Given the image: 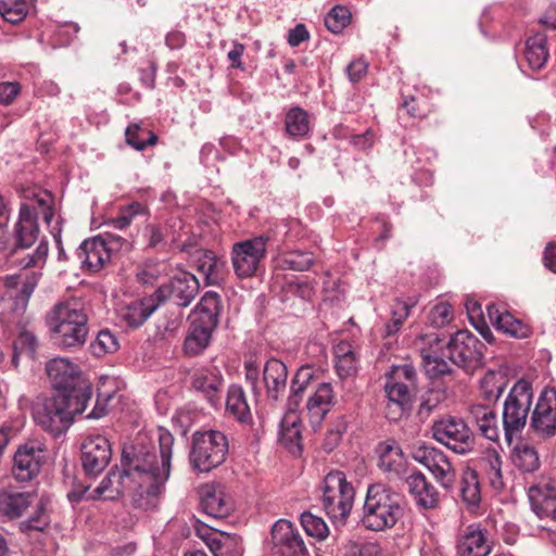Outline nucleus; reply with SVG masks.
<instances>
[{"instance_id":"nucleus-1","label":"nucleus","mask_w":556,"mask_h":556,"mask_svg":"<svg viewBox=\"0 0 556 556\" xmlns=\"http://www.w3.org/2000/svg\"><path fill=\"white\" fill-rule=\"evenodd\" d=\"M159 453L141 442L124 447L121 469H111L89 498L115 501L126 489H134L132 504L148 510L156 506L170 473L173 434L165 428L156 429Z\"/></svg>"},{"instance_id":"nucleus-2","label":"nucleus","mask_w":556,"mask_h":556,"mask_svg":"<svg viewBox=\"0 0 556 556\" xmlns=\"http://www.w3.org/2000/svg\"><path fill=\"white\" fill-rule=\"evenodd\" d=\"M405 508L402 494L384 484H371L363 506L362 525L371 531L391 529L404 517Z\"/></svg>"},{"instance_id":"nucleus-3","label":"nucleus","mask_w":556,"mask_h":556,"mask_svg":"<svg viewBox=\"0 0 556 556\" xmlns=\"http://www.w3.org/2000/svg\"><path fill=\"white\" fill-rule=\"evenodd\" d=\"M54 343L63 349L83 346L88 336V316L77 302H60L46 316Z\"/></svg>"},{"instance_id":"nucleus-4","label":"nucleus","mask_w":556,"mask_h":556,"mask_svg":"<svg viewBox=\"0 0 556 556\" xmlns=\"http://www.w3.org/2000/svg\"><path fill=\"white\" fill-rule=\"evenodd\" d=\"M532 401V384L526 379L518 380L509 390L503 404L502 414L504 437L508 445L525 429Z\"/></svg>"},{"instance_id":"nucleus-5","label":"nucleus","mask_w":556,"mask_h":556,"mask_svg":"<svg viewBox=\"0 0 556 556\" xmlns=\"http://www.w3.org/2000/svg\"><path fill=\"white\" fill-rule=\"evenodd\" d=\"M86 407L84 402L74 401L63 394H53L34 407V419L37 425L56 437L66 431L74 416L84 413Z\"/></svg>"},{"instance_id":"nucleus-6","label":"nucleus","mask_w":556,"mask_h":556,"mask_svg":"<svg viewBox=\"0 0 556 556\" xmlns=\"http://www.w3.org/2000/svg\"><path fill=\"white\" fill-rule=\"evenodd\" d=\"M47 375L51 381L54 394H63L74 401L88 404L92 396L90 382L81 375L78 366L67 358L56 357L48 362Z\"/></svg>"},{"instance_id":"nucleus-7","label":"nucleus","mask_w":556,"mask_h":556,"mask_svg":"<svg viewBox=\"0 0 556 556\" xmlns=\"http://www.w3.org/2000/svg\"><path fill=\"white\" fill-rule=\"evenodd\" d=\"M228 450V439L222 431H195L192 434L190 464L198 471L208 472L226 460Z\"/></svg>"},{"instance_id":"nucleus-8","label":"nucleus","mask_w":556,"mask_h":556,"mask_svg":"<svg viewBox=\"0 0 556 556\" xmlns=\"http://www.w3.org/2000/svg\"><path fill=\"white\" fill-rule=\"evenodd\" d=\"M355 491L345 473L330 471L324 479L321 505L334 523L344 525L354 503Z\"/></svg>"},{"instance_id":"nucleus-9","label":"nucleus","mask_w":556,"mask_h":556,"mask_svg":"<svg viewBox=\"0 0 556 556\" xmlns=\"http://www.w3.org/2000/svg\"><path fill=\"white\" fill-rule=\"evenodd\" d=\"M119 250L130 251L131 243L127 239L106 232L83 241L75 254L83 268L96 273L109 261L113 251Z\"/></svg>"},{"instance_id":"nucleus-10","label":"nucleus","mask_w":556,"mask_h":556,"mask_svg":"<svg viewBox=\"0 0 556 556\" xmlns=\"http://www.w3.org/2000/svg\"><path fill=\"white\" fill-rule=\"evenodd\" d=\"M485 345L468 330L457 331L445 346L444 355L450 362L466 371L483 365Z\"/></svg>"},{"instance_id":"nucleus-11","label":"nucleus","mask_w":556,"mask_h":556,"mask_svg":"<svg viewBox=\"0 0 556 556\" xmlns=\"http://www.w3.org/2000/svg\"><path fill=\"white\" fill-rule=\"evenodd\" d=\"M432 438L457 454H467L475 447V434L467 424L454 416H443L431 426Z\"/></svg>"},{"instance_id":"nucleus-12","label":"nucleus","mask_w":556,"mask_h":556,"mask_svg":"<svg viewBox=\"0 0 556 556\" xmlns=\"http://www.w3.org/2000/svg\"><path fill=\"white\" fill-rule=\"evenodd\" d=\"M267 236H256L232 244L230 258L233 271L241 279L253 277L266 256Z\"/></svg>"},{"instance_id":"nucleus-13","label":"nucleus","mask_w":556,"mask_h":556,"mask_svg":"<svg viewBox=\"0 0 556 556\" xmlns=\"http://www.w3.org/2000/svg\"><path fill=\"white\" fill-rule=\"evenodd\" d=\"M416 384L417 372L413 365L393 366L384 386L389 407L395 405L401 413L409 409L416 391Z\"/></svg>"},{"instance_id":"nucleus-14","label":"nucleus","mask_w":556,"mask_h":556,"mask_svg":"<svg viewBox=\"0 0 556 556\" xmlns=\"http://www.w3.org/2000/svg\"><path fill=\"white\" fill-rule=\"evenodd\" d=\"M414 460L425 466L437 482L447 492H451L456 481V472L448 457L441 450L420 444L414 447Z\"/></svg>"},{"instance_id":"nucleus-15","label":"nucleus","mask_w":556,"mask_h":556,"mask_svg":"<svg viewBox=\"0 0 556 556\" xmlns=\"http://www.w3.org/2000/svg\"><path fill=\"white\" fill-rule=\"evenodd\" d=\"M199 290L198 278L188 271H180L173 276L167 283L160 286L154 294L160 305L169 300L177 306L187 307L194 300Z\"/></svg>"},{"instance_id":"nucleus-16","label":"nucleus","mask_w":556,"mask_h":556,"mask_svg":"<svg viewBox=\"0 0 556 556\" xmlns=\"http://www.w3.org/2000/svg\"><path fill=\"white\" fill-rule=\"evenodd\" d=\"M530 427L534 433L543 439L556 435V390L544 388L535 403Z\"/></svg>"},{"instance_id":"nucleus-17","label":"nucleus","mask_w":556,"mask_h":556,"mask_svg":"<svg viewBox=\"0 0 556 556\" xmlns=\"http://www.w3.org/2000/svg\"><path fill=\"white\" fill-rule=\"evenodd\" d=\"M112 450L109 440L100 434L88 437L81 445V466L88 477H97L109 465Z\"/></svg>"},{"instance_id":"nucleus-18","label":"nucleus","mask_w":556,"mask_h":556,"mask_svg":"<svg viewBox=\"0 0 556 556\" xmlns=\"http://www.w3.org/2000/svg\"><path fill=\"white\" fill-rule=\"evenodd\" d=\"M527 495L531 510L541 519L556 521V480L541 477L528 488Z\"/></svg>"},{"instance_id":"nucleus-19","label":"nucleus","mask_w":556,"mask_h":556,"mask_svg":"<svg viewBox=\"0 0 556 556\" xmlns=\"http://www.w3.org/2000/svg\"><path fill=\"white\" fill-rule=\"evenodd\" d=\"M270 536L274 549L282 556H301L307 552L301 533L289 520L276 521L271 527Z\"/></svg>"},{"instance_id":"nucleus-20","label":"nucleus","mask_w":556,"mask_h":556,"mask_svg":"<svg viewBox=\"0 0 556 556\" xmlns=\"http://www.w3.org/2000/svg\"><path fill=\"white\" fill-rule=\"evenodd\" d=\"M38 213L29 203H22L13 229V250L29 249L39 238Z\"/></svg>"},{"instance_id":"nucleus-21","label":"nucleus","mask_w":556,"mask_h":556,"mask_svg":"<svg viewBox=\"0 0 556 556\" xmlns=\"http://www.w3.org/2000/svg\"><path fill=\"white\" fill-rule=\"evenodd\" d=\"M408 492L420 510H432L440 505V493L419 470H414L406 478Z\"/></svg>"},{"instance_id":"nucleus-22","label":"nucleus","mask_w":556,"mask_h":556,"mask_svg":"<svg viewBox=\"0 0 556 556\" xmlns=\"http://www.w3.org/2000/svg\"><path fill=\"white\" fill-rule=\"evenodd\" d=\"M223 383V376L216 367L199 368L191 377L194 390L202 393L213 407H217L222 403Z\"/></svg>"},{"instance_id":"nucleus-23","label":"nucleus","mask_w":556,"mask_h":556,"mask_svg":"<svg viewBox=\"0 0 556 556\" xmlns=\"http://www.w3.org/2000/svg\"><path fill=\"white\" fill-rule=\"evenodd\" d=\"M42 450L35 443L21 446L14 455L13 475L18 481H30L40 471Z\"/></svg>"},{"instance_id":"nucleus-24","label":"nucleus","mask_w":556,"mask_h":556,"mask_svg":"<svg viewBox=\"0 0 556 556\" xmlns=\"http://www.w3.org/2000/svg\"><path fill=\"white\" fill-rule=\"evenodd\" d=\"M288 369L283 362L278 358H269L263 368V382L266 389V396L277 402L286 392Z\"/></svg>"},{"instance_id":"nucleus-25","label":"nucleus","mask_w":556,"mask_h":556,"mask_svg":"<svg viewBox=\"0 0 556 556\" xmlns=\"http://www.w3.org/2000/svg\"><path fill=\"white\" fill-rule=\"evenodd\" d=\"M200 506L206 516L215 519L226 518L232 510L230 498L220 486L215 485L202 488Z\"/></svg>"},{"instance_id":"nucleus-26","label":"nucleus","mask_w":556,"mask_h":556,"mask_svg":"<svg viewBox=\"0 0 556 556\" xmlns=\"http://www.w3.org/2000/svg\"><path fill=\"white\" fill-rule=\"evenodd\" d=\"M333 401L334 393L331 383H319L306 402V409L313 427H317L321 424L326 415L330 412Z\"/></svg>"},{"instance_id":"nucleus-27","label":"nucleus","mask_w":556,"mask_h":556,"mask_svg":"<svg viewBox=\"0 0 556 556\" xmlns=\"http://www.w3.org/2000/svg\"><path fill=\"white\" fill-rule=\"evenodd\" d=\"M31 492H21L14 488L0 491V515L9 519L20 518L34 502Z\"/></svg>"},{"instance_id":"nucleus-28","label":"nucleus","mask_w":556,"mask_h":556,"mask_svg":"<svg viewBox=\"0 0 556 556\" xmlns=\"http://www.w3.org/2000/svg\"><path fill=\"white\" fill-rule=\"evenodd\" d=\"M222 307L220 295L217 292L207 291L197 304L192 321L215 330L218 325Z\"/></svg>"},{"instance_id":"nucleus-29","label":"nucleus","mask_w":556,"mask_h":556,"mask_svg":"<svg viewBox=\"0 0 556 556\" xmlns=\"http://www.w3.org/2000/svg\"><path fill=\"white\" fill-rule=\"evenodd\" d=\"M194 263L197 270L204 276L206 285L217 286L224 280L226 262L218 257L213 251H200L195 256Z\"/></svg>"},{"instance_id":"nucleus-30","label":"nucleus","mask_w":556,"mask_h":556,"mask_svg":"<svg viewBox=\"0 0 556 556\" xmlns=\"http://www.w3.org/2000/svg\"><path fill=\"white\" fill-rule=\"evenodd\" d=\"M469 414L482 437L493 442L498 441L501 430L497 415L491 406L473 404L469 408Z\"/></svg>"},{"instance_id":"nucleus-31","label":"nucleus","mask_w":556,"mask_h":556,"mask_svg":"<svg viewBox=\"0 0 556 556\" xmlns=\"http://www.w3.org/2000/svg\"><path fill=\"white\" fill-rule=\"evenodd\" d=\"M491 552L486 543L485 533L479 525L467 527L464 535L457 543L458 556H488Z\"/></svg>"},{"instance_id":"nucleus-32","label":"nucleus","mask_w":556,"mask_h":556,"mask_svg":"<svg viewBox=\"0 0 556 556\" xmlns=\"http://www.w3.org/2000/svg\"><path fill=\"white\" fill-rule=\"evenodd\" d=\"M334 368L341 379L357 374L359 356L355 346L349 341H340L333 346Z\"/></svg>"},{"instance_id":"nucleus-33","label":"nucleus","mask_w":556,"mask_h":556,"mask_svg":"<svg viewBox=\"0 0 556 556\" xmlns=\"http://www.w3.org/2000/svg\"><path fill=\"white\" fill-rule=\"evenodd\" d=\"M489 316L493 325L498 331L508 334L515 339H527L532 334V328L526 321L516 318L507 311L493 312L489 308Z\"/></svg>"},{"instance_id":"nucleus-34","label":"nucleus","mask_w":556,"mask_h":556,"mask_svg":"<svg viewBox=\"0 0 556 556\" xmlns=\"http://www.w3.org/2000/svg\"><path fill=\"white\" fill-rule=\"evenodd\" d=\"M309 114L300 105H292L285 115L286 136L292 140H303L311 134Z\"/></svg>"},{"instance_id":"nucleus-35","label":"nucleus","mask_w":556,"mask_h":556,"mask_svg":"<svg viewBox=\"0 0 556 556\" xmlns=\"http://www.w3.org/2000/svg\"><path fill=\"white\" fill-rule=\"evenodd\" d=\"M280 442L293 455L302 453L301 420L296 414H286L280 421Z\"/></svg>"},{"instance_id":"nucleus-36","label":"nucleus","mask_w":556,"mask_h":556,"mask_svg":"<svg viewBox=\"0 0 556 556\" xmlns=\"http://www.w3.org/2000/svg\"><path fill=\"white\" fill-rule=\"evenodd\" d=\"M160 306L155 294L129 304L122 314V318L129 327H140Z\"/></svg>"},{"instance_id":"nucleus-37","label":"nucleus","mask_w":556,"mask_h":556,"mask_svg":"<svg viewBox=\"0 0 556 556\" xmlns=\"http://www.w3.org/2000/svg\"><path fill=\"white\" fill-rule=\"evenodd\" d=\"M458 494L467 508H475L479 506L481 502V486L478 472L475 469L467 467L463 470L459 480Z\"/></svg>"},{"instance_id":"nucleus-38","label":"nucleus","mask_w":556,"mask_h":556,"mask_svg":"<svg viewBox=\"0 0 556 556\" xmlns=\"http://www.w3.org/2000/svg\"><path fill=\"white\" fill-rule=\"evenodd\" d=\"M511 462L521 473H533L541 466L536 448L527 442H519L515 445L511 451Z\"/></svg>"},{"instance_id":"nucleus-39","label":"nucleus","mask_w":556,"mask_h":556,"mask_svg":"<svg viewBox=\"0 0 556 556\" xmlns=\"http://www.w3.org/2000/svg\"><path fill=\"white\" fill-rule=\"evenodd\" d=\"M226 410L242 424H249L252 421L250 406L241 386L231 384L228 388L226 397Z\"/></svg>"},{"instance_id":"nucleus-40","label":"nucleus","mask_w":556,"mask_h":556,"mask_svg":"<svg viewBox=\"0 0 556 556\" xmlns=\"http://www.w3.org/2000/svg\"><path fill=\"white\" fill-rule=\"evenodd\" d=\"M525 56L531 70L538 71L546 64L549 52L544 34H535L526 41Z\"/></svg>"},{"instance_id":"nucleus-41","label":"nucleus","mask_w":556,"mask_h":556,"mask_svg":"<svg viewBox=\"0 0 556 556\" xmlns=\"http://www.w3.org/2000/svg\"><path fill=\"white\" fill-rule=\"evenodd\" d=\"M214 329L191 321L189 332L184 342V352L188 356L201 354L210 344Z\"/></svg>"},{"instance_id":"nucleus-42","label":"nucleus","mask_w":556,"mask_h":556,"mask_svg":"<svg viewBox=\"0 0 556 556\" xmlns=\"http://www.w3.org/2000/svg\"><path fill=\"white\" fill-rule=\"evenodd\" d=\"M379 468L387 473L399 475L403 466V452L396 443L383 442L378 446Z\"/></svg>"},{"instance_id":"nucleus-43","label":"nucleus","mask_w":556,"mask_h":556,"mask_svg":"<svg viewBox=\"0 0 556 556\" xmlns=\"http://www.w3.org/2000/svg\"><path fill=\"white\" fill-rule=\"evenodd\" d=\"M313 263V254L302 250L283 252L278 258V266L282 270L305 271L312 267Z\"/></svg>"},{"instance_id":"nucleus-44","label":"nucleus","mask_w":556,"mask_h":556,"mask_svg":"<svg viewBox=\"0 0 556 556\" xmlns=\"http://www.w3.org/2000/svg\"><path fill=\"white\" fill-rule=\"evenodd\" d=\"M33 0H0V15L11 24H17L26 18Z\"/></svg>"},{"instance_id":"nucleus-45","label":"nucleus","mask_w":556,"mask_h":556,"mask_svg":"<svg viewBox=\"0 0 556 556\" xmlns=\"http://www.w3.org/2000/svg\"><path fill=\"white\" fill-rule=\"evenodd\" d=\"M421 357L426 375L430 379H437L452 372L451 365L445 359L447 356L444 355V351L442 352V355H439L435 352L429 353L422 350Z\"/></svg>"},{"instance_id":"nucleus-46","label":"nucleus","mask_w":556,"mask_h":556,"mask_svg":"<svg viewBox=\"0 0 556 556\" xmlns=\"http://www.w3.org/2000/svg\"><path fill=\"white\" fill-rule=\"evenodd\" d=\"M119 349V342L116 336L109 329H102L98 332L96 339L89 345L90 353L94 357H103L113 354Z\"/></svg>"},{"instance_id":"nucleus-47","label":"nucleus","mask_w":556,"mask_h":556,"mask_svg":"<svg viewBox=\"0 0 556 556\" xmlns=\"http://www.w3.org/2000/svg\"><path fill=\"white\" fill-rule=\"evenodd\" d=\"M148 207L139 202H132L119 210L116 217L109 220V225L113 228L123 230L130 226L132 220L138 216H148Z\"/></svg>"},{"instance_id":"nucleus-48","label":"nucleus","mask_w":556,"mask_h":556,"mask_svg":"<svg viewBox=\"0 0 556 556\" xmlns=\"http://www.w3.org/2000/svg\"><path fill=\"white\" fill-rule=\"evenodd\" d=\"M416 302H403L397 301L395 307L392 311L391 319L384 325V329L382 336L384 338H390L395 336L400 329L402 328L404 321L407 319L409 315V309L415 306Z\"/></svg>"},{"instance_id":"nucleus-49","label":"nucleus","mask_w":556,"mask_h":556,"mask_svg":"<svg viewBox=\"0 0 556 556\" xmlns=\"http://www.w3.org/2000/svg\"><path fill=\"white\" fill-rule=\"evenodd\" d=\"M484 470L493 488L503 485L502 457L495 450H488L482 458Z\"/></svg>"},{"instance_id":"nucleus-50","label":"nucleus","mask_w":556,"mask_h":556,"mask_svg":"<svg viewBox=\"0 0 556 556\" xmlns=\"http://www.w3.org/2000/svg\"><path fill=\"white\" fill-rule=\"evenodd\" d=\"M38 279L39 275L33 273L23 281L21 290L15 294L12 301V311L14 313L22 314L25 312L28 301L38 285Z\"/></svg>"},{"instance_id":"nucleus-51","label":"nucleus","mask_w":556,"mask_h":556,"mask_svg":"<svg viewBox=\"0 0 556 556\" xmlns=\"http://www.w3.org/2000/svg\"><path fill=\"white\" fill-rule=\"evenodd\" d=\"M125 135L127 143L137 151H142L157 141V136L154 132L142 129L136 124L128 126Z\"/></svg>"},{"instance_id":"nucleus-52","label":"nucleus","mask_w":556,"mask_h":556,"mask_svg":"<svg viewBox=\"0 0 556 556\" xmlns=\"http://www.w3.org/2000/svg\"><path fill=\"white\" fill-rule=\"evenodd\" d=\"M46 502L41 498L36 507L35 513L26 520L20 523V529L24 533L29 531H43L50 525V517L47 511Z\"/></svg>"},{"instance_id":"nucleus-53","label":"nucleus","mask_w":556,"mask_h":556,"mask_svg":"<svg viewBox=\"0 0 556 556\" xmlns=\"http://www.w3.org/2000/svg\"><path fill=\"white\" fill-rule=\"evenodd\" d=\"M300 520L307 535L319 541L327 538L329 529L323 518L313 515L309 511H304L301 515Z\"/></svg>"},{"instance_id":"nucleus-54","label":"nucleus","mask_w":556,"mask_h":556,"mask_svg":"<svg viewBox=\"0 0 556 556\" xmlns=\"http://www.w3.org/2000/svg\"><path fill=\"white\" fill-rule=\"evenodd\" d=\"M351 22V13L343 5L333 7L325 16V26L333 34H340Z\"/></svg>"},{"instance_id":"nucleus-55","label":"nucleus","mask_w":556,"mask_h":556,"mask_svg":"<svg viewBox=\"0 0 556 556\" xmlns=\"http://www.w3.org/2000/svg\"><path fill=\"white\" fill-rule=\"evenodd\" d=\"M453 316L452 305L446 302H440L430 309L428 319L433 327L441 328L450 324Z\"/></svg>"},{"instance_id":"nucleus-56","label":"nucleus","mask_w":556,"mask_h":556,"mask_svg":"<svg viewBox=\"0 0 556 556\" xmlns=\"http://www.w3.org/2000/svg\"><path fill=\"white\" fill-rule=\"evenodd\" d=\"M314 379V370L308 367H301L294 375L290 384V392L304 396V393Z\"/></svg>"},{"instance_id":"nucleus-57","label":"nucleus","mask_w":556,"mask_h":556,"mask_svg":"<svg viewBox=\"0 0 556 556\" xmlns=\"http://www.w3.org/2000/svg\"><path fill=\"white\" fill-rule=\"evenodd\" d=\"M494 374L486 375L481 381V391L483 397L489 403H495L504 392L505 384L495 381Z\"/></svg>"},{"instance_id":"nucleus-58","label":"nucleus","mask_w":556,"mask_h":556,"mask_svg":"<svg viewBox=\"0 0 556 556\" xmlns=\"http://www.w3.org/2000/svg\"><path fill=\"white\" fill-rule=\"evenodd\" d=\"M168 228L166 226H159L154 224L147 225L144 228V237L148 240V248L156 249L163 248L166 242Z\"/></svg>"},{"instance_id":"nucleus-59","label":"nucleus","mask_w":556,"mask_h":556,"mask_svg":"<svg viewBox=\"0 0 556 556\" xmlns=\"http://www.w3.org/2000/svg\"><path fill=\"white\" fill-rule=\"evenodd\" d=\"M49 252V242L46 239L39 241L34 253L28 254L22 262L21 265L24 268L36 267L46 263Z\"/></svg>"},{"instance_id":"nucleus-60","label":"nucleus","mask_w":556,"mask_h":556,"mask_svg":"<svg viewBox=\"0 0 556 556\" xmlns=\"http://www.w3.org/2000/svg\"><path fill=\"white\" fill-rule=\"evenodd\" d=\"M161 275L159 263L152 260L144 262L137 270V280L143 285H152Z\"/></svg>"},{"instance_id":"nucleus-61","label":"nucleus","mask_w":556,"mask_h":556,"mask_svg":"<svg viewBox=\"0 0 556 556\" xmlns=\"http://www.w3.org/2000/svg\"><path fill=\"white\" fill-rule=\"evenodd\" d=\"M30 207H35L38 216L41 215L45 223L49 226L54 217V210L51 204V195L46 193L43 197H36Z\"/></svg>"},{"instance_id":"nucleus-62","label":"nucleus","mask_w":556,"mask_h":556,"mask_svg":"<svg viewBox=\"0 0 556 556\" xmlns=\"http://www.w3.org/2000/svg\"><path fill=\"white\" fill-rule=\"evenodd\" d=\"M21 92V85L17 81L0 83V103L10 105Z\"/></svg>"},{"instance_id":"nucleus-63","label":"nucleus","mask_w":556,"mask_h":556,"mask_svg":"<svg viewBox=\"0 0 556 556\" xmlns=\"http://www.w3.org/2000/svg\"><path fill=\"white\" fill-rule=\"evenodd\" d=\"M26 352L29 357H34L37 348V338L30 331H22L15 341V349Z\"/></svg>"},{"instance_id":"nucleus-64","label":"nucleus","mask_w":556,"mask_h":556,"mask_svg":"<svg viewBox=\"0 0 556 556\" xmlns=\"http://www.w3.org/2000/svg\"><path fill=\"white\" fill-rule=\"evenodd\" d=\"M368 64L364 59L352 61L348 67L346 73L352 83H358L367 73Z\"/></svg>"}]
</instances>
